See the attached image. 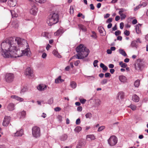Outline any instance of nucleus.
<instances>
[{"mask_svg": "<svg viewBox=\"0 0 148 148\" xmlns=\"http://www.w3.org/2000/svg\"><path fill=\"white\" fill-rule=\"evenodd\" d=\"M16 43H17L18 47H23V45L28 46L26 40L25 39L22 40L19 37L15 38L11 37L7 39L5 42H3L1 44V50L6 49L11 47L13 45H14V41Z\"/></svg>", "mask_w": 148, "mask_h": 148, "instance_id": "f257e3e1", "label": "nucleus"}, {"mask_svg": "<svg viewBox=\"0 0 148 148\" xmlns=\"http://www.w3.org/2000/svg\"><path fill=\"white\" fill-rule=\"evenodd\" d=\"M27 44L28 46H26L25 45L23 46V47H24V48L25 46L27 47L24 50H23V48L21 49L18 48V47L16 46L15 44L14 43V46L12 48V57L16 58L23 56H30L31 54V52L29 48L27 47V46L28 47V44Z\"/></svg>", "mask_w": 148, "mask_h": 148, "instance_id": "f03ea898", "label": "nucleus"}, {"mask_svg": "<svg viewBox=\"0 0 148 148\" xmlns=\"http://www.w3.org/2000/svg\"><path fill=\"white\" fill-rule=\"evenodd\" d=\"M77 54L70 58V60L76 58L78 59H82L87 57L90 52L89 49L80 44L76 49Z\"/></svg>", "mask_w": 148, "mask_h": 148, "instance_id": "7ed1b4c3", "label": "nucleus"}, {"mask_svg": "<svg viewBox=\"0 0 148 148\" xmlns=\"http://www.w3.org/2000/svg\"><path fill=\"white\" fill-rule=\"evenodd\" d=\"M59 16L57 12H51L48 16V20L47 23L49 26H52L58 22Z\"/></svg>", "mask_w": 148, "mask_h": 148, "instance_id": "20e7f679", "label": "nucleus"}, {"mask_svg": "<svg viewBox=\"0 0 148 148\" xmlns=\"http://www.w3.org/2000/svg\"><path fill=\"white\" fill-rule=\"evenodd\" d=\"M14 46V45H12L11 47L8 48V49L1 50L0 53L3 57L5 58H8L10 57H12V53L13 48Z\"/></svg>", "mask_w": 148, "mask_h": 148, "instance_id": "39448f33", "label": "nucleus"}, {"mask_svg": "<svg viewBox=\"0 0 148 148\" xmlns=\"http://www.w3.org/2000/svg\"><path fill=\"white\" fill-rule=\"evenodd\" d=\"M33 136L37 138L40 137L41 135L40 128L37 126L33 127L32 129Z\"/></svg>", "mask_w": 148, "mask_h": 148, "instance_id": "423d86ee", "label": "nucleus"}, {"mask_svg": "<svg viewBox=\"0 0 148 148\" xmlns=\"http://www.w3.org/2000/svg\"><path fill=\"white\" fill-rule=\"evenodd\" d=\"M108 143L111 146L115 145L117 143V138L115 136H111L108 140Z\"/></svg>", "mask_w": 148, "mask_h": 148, "instance_id": "0eeeda50", "label": "nucleus"}, {"mask_svg": "<svg viewBox=\"0 0 148 148\" xmlns=\"http://www.w3.org/2000/svg\"><path fill=\"white\" fill-rule=\"evenodd\" d=\"M14 77V76L13 73H7L5 75V79L7 82L10 83L13 81Z\"/></svg>", "mask_w": 148, "mask_h": 148, "instance_id": "6e6552de", "label": "nucleus"}, {"mask_svg": "<svg viewBox=\"0 0 148 148\" xmlns=\"http://www.w3.org/2000/svg\"><path fill=\"white\" fill-rule=\"evenodd\" d=\"M11 118L10 116H5L3 120L2 125L4 126H7L9 125Z\"/></svg>", "mask_w": 148, "mask_h": 148, "instance_id": "1a4fd4ad", "label": "nucleus"}, {"mask_svg": "<svg viewBox=\"0 0 148 148\" xmlns=\"http://www.w3.org/2000/svg\"><path fill=\"white\" fill-rule=\"evenodd\" d=\"M25 74L26 75L28 76L29 78L32 77L33 75L32 71L29 67H27V68Z\"/></svg>", "mask_w": 148, "mask_h": 148, "instance_id": "9d476101", "label": "nucleus"}, {"mask_svg": "<svg viewBox=\"0 0 148 148\" xmlns=\"http://www.w3.org/2000/svg\"><path fill=\"white\" fill-rule=\"evenodd\" d=\"M144 67V64L143 62H140L138 63L137 65H135V69L138 71H142Z\"/></svg>", "mask_w": 148, "mask_h": 148, "instance_id": "9b49d317", "label": "nucleus"}, {"mask_svg": "<svg viewBox=\"0 0 148 148\" xmlns=\"http://www.w3.org/2000/svg\"><path fill=\"white\" fill-rule=\"evenodd\" d=\"M38 11V8L35 5H33L32 7V8L31 9L30 12V13L34 15H36Z\"/></svg>", "mask_w": 148, "mask_h": 148, "instance_id": "f8f14e48", "label": "nucleus"}, {"mask_svg": "<svg viewBox=\"0 0 148 148\" xmlns=\"http://www.w3.org/2000/svg\"><path fill=\"white\" fill-rule=\"evenodd\" d=\"M7 108L9 111H13L15 109V105L13 103H10L8 105Z\"/></svg>", "mask_w": 148, "mask_h": 148, "instance_id": "ddd939ff", "label": "nucleus"}, {"mask_svg": "<svg viewBox=\"0 0 148 148\" xmlns=\"http://www.w3.org/2000/svg\"><path fill=\"white\" fill-rule=\"evenodd\" d=\"M16 0H8V4L10 6L14 7L16 5Z\"/></svg>", "mask_w": 148, "mask_h": 148, "instance_id": "4468645a", "label": "nucleus"}, {"mask_svg": "<svg viewBox=\"0 0 148 148\" xmlns=\"http://www.w3.org/2000/svg\"><path fill=\"white\" fill-rule=\"evenodd\" d=\"M11 98L14 99H15L20 102L23 101L24 99L20 97H19L16 95H12L11 96Z\"/></svg>", "mask_w": 148, "mask_h": 148, "instance_id": "2eb2a0df", "label": "nucleus"}, {"mask_svg": "<svg viewBox=\"0 0 148 148\" xmlns=\"http://www.w3.org/2000/svg\"><path fill=\"white\" fill-rule=\"evenodd\" d=\"M78 27L79 29L81 30L83 32H86L87 31V29L86 27L81 24H78Z\"/></svg>", "mask_w": 148, "mask_h": 148, "instance_id": "dca6fc26", "label": "nucleus"}, {"mask_svg": "<svg viewBox=\"0 0 148 148\" xmlns=\"http://www.w3.org/2000/svg\"><path fill=\"white\" fill-rule=\"evenodd\" d=\"M64 32L63 29H59L54 33V35L56 36H59Z\"/></svg>", "mask_w": 148, "mask_h": 148, "instance_id": "f3484780", "label": "nucleus"}, {"mask_svg": "<svg viewBox=\"0 0 148 148\" xmlns=\"http://www.w3.org/2000/svg\"><path fill=\"white\" fill-rule=\"evenodd\" d=\"M85 145V142L82 141H80L78 143L76 148H81L84 146Z\"/></svg>", "mask_w": 148, "mask_h": 148, "instance_id": "a211bd4d", "label": "nucleus"}, {"mask_svg": "<svg viewBox=\"0 0 148 148\" xmlns=\"http://www.w3.org/2000/svg\"><path fill=\"white\" fill-rule=\"evenodd\" d=\"M47 88V86L40 84L37 87V89L40 91H43Z\"/></svg>", "mask_w": 148, "mask_h": 148, "instance_id": "6ab92c4d", "label": "nucleus"}, {"mask_svg": "<svg viewBox=\"0 0 148 148\" xmlns=\"http://www.w3.org/2000/svg\"><path fill=\"white\" fill-rule=\"evenodd\" d=\"M61 76H59L58 78L55 79V82L56 84H58L60 83H62L63 82L64 80L61 78Z\"/></svg>", "mask_w": 148, "mask_h": 148, "instance_id": "aec40b11", "label": "nucleus"}, {"mask_svg": "<svg viewBox=\"0 0 148 148\" xmlns=\"http://www.w3.org/2000/svg\"><path fill=\"white\" fill-rule=\"evenodd\" d=\"M23 132L22 130H21L19 131H17L16 133H14V136H21L23 135Z\"/></svg>", "mask_w": 148, "mask_h": 148, "instance_id": "412c9836", "label": "nucleus"}, {"mask_svg": "<svg viewBox=\"0 0 148 148\" xmlns=\"http://www.w3.org/2000/svg\"><path fill=\"white\" fill-rule=\"evenodd\" d=\"M119 79L120 82H125L126 81V77L123 75H120L119 77Z\"/></svg>", "mask_w": 148, "mask_h": 148, "instance_id": "4be33fe9", "label": "nucleus"}, {"mask_svg": "<svg viewBox=\"0 0 148 148\" xmlns=\"http://www.w3.org/2000/svg\"><path fill=\"white\" fill-rule=\"evenodd\" d=\"M132 100L135 102H138L139 101V98L136 95H134L132 96Z\"/></svg>", "mask_w": 148, "mask_h": 148, "instance_id": "5701e85b", "label": "nucleus"}, {"mask_svg": "<svg viewBox=\"0 0 148 148\" xmlns=\"http://www.w3.org/2000/svg\"><path fill=\"white\" fill-rule=\"evenodd\" d=\"M68 138V136L66 134H63L60 137V139L61 140L64 141L66 140Z\"/></svg>", "mask_w": 148, "mask_h": 148, "instance_id": "b1692460", "label": "nucleus"}, {"mask_svg": "<svg viewBox=\"0 0 148 148\" xmlns=\"http://www.w3.org/2000/svg\"><path fill=\"white\" fill-rule=\"evenodd\" d=\"M119 53L123 56L125 57L127 56V54L123 49H119Z\"/></svg>", "mask_w": 148, "mask_h": 148, "instance_id": "393cba45", "label": "nucleus"}, {"mask_svg": "<svg viewBox=\"0 0 148 148\" xmlns=\"http://www.w3.org/2000/svg\"><path fill=\"white\" fill-rule=\"evenodd\" d=\"M138 25H139L140 26H141V24H138V25H137L136 26V28H135L136 31V33L137 34H139L141 32L140 30L139 27V26Z\"/></svg>", "mask_w": 148, "mask_h": 148, "instance_id": "a878e982", "label": "nucleus"}, {"mask_svg": "<svg viewBox=\"0 0 148 148\" xmlns=\"http://www.w3.org/2000/svg\"><path fill=\"white\" fill-rule=\"evenodd\" d=\"M70 86L73 88H75L77 86V84L74 81H72L70 82Z\"/></svg>", "mask_w": 148, "mask_h": 148, "instance_id": "bb28decb", "label": "nucleus"}, {"mask_svg": "<svg viewBox=\"0 0 148 148\" xmlns=\"http://www.w3.org/2000/svg\"><path fill=\"white\" fill-rule=\"evenodd\" d=\"M100 66L102 68L103 70L105 71H106L108 70V68L107 67L102 63L100 64Z\"/></svg>", "mask_w": 148, "mask_h": 148, "instance_id": "cd10ccee", "label": "nucleus"}, {"mask_svg": "<svg viewBox=\"0 0 148 148\" xmlns=\"http://www.w3.org/2000/svg\"><path fill=\"white\" fill-rule=\"evenodd\" d=\"M87 138H90L91 140H92L95 139V137L93 135H87L86 136Z\"/></svg>", "mask_w": 148, "mask_h": 148, "instance_id": "c85d7f7f", "label": "nucleus"}, {"mask_svg": "<svg viewBox=\"0 0 148 148\" xmlns=\"http://www.w3.org/2000/svg\"><path fill=\"white\" fill-rule=\"evenodd\" d=\"M124 97V94L123 92H119L118 97L119 98H120L121 99L123 98Z\"/></svg>", "mask_w": 148, "mask_h": 148, "instance_id": "c756f323", "label": "nucleus"}, {"mask_svg": "<svg viewBox=\"0 0 148 148\" xmlns=\"http://www.w3.org/2000/svg\"><path fill=\"white\" fill-rule=\"evenodd\" d=\"M119 64L122 68H125L127 66V64L125 63H123L122 61L120 62Z\"/></svg>", "mask_w": 148, "mask_h": 148, "instance_id": "7c9ffc66", "label": "nucleus"}, {"mask_svg": "<svg viewBox=\"0 0 148 148\" xmlns=\"http://www.w3.org/2000/svg\"><path fill=\"white\" fill-rule=\"evenodd\" d=\"M140 80L139 79L136 80L134 83V85L136 87H138L140 85Z\"/></svg>", "mask_w": 148, "mask_h": 148, "instance_id": "2f4dec72", "label": "nucleus"}, {"mask_svg": "<svg viewBox=\"0 0 148 148\" xmlns=\"http://www.w3.org/2000/svg\"><path fill=\"white\" fill-rule=\"evenodd\" d=\"M82 128L80 126L76 127L74 129L75 131L77 133L79 132L82 130Z\"/></svg>", "mask_w": 148, "mask_h": 148, "instance_id": "473e14b6", "label": "nucleus"}, {"mask_svg": "<svg viewBox=\"0 0 148 148\" xmlns=\"http://www.w3.org/2000/svg\"><path fill=\"white\" fill-rule=\"evenodd\" d=\"M98 29L100 34H103V33L105 32L104 29L103 27H98Z\"/></svg>", "mask_w": 148, "mask_h": 148, "instance_id": "72a5a7b5", "label": "nucleus"}, {"mask_svg": "<svg viewBox=\"0 0 148 148\" xmlns=\"http://www.w3.org/2000/svg\"><path fill=\"white\" fill-rule=\"evenodd\" d=\"M131 45L132 47H137V45L135 40L133 41L132 42L131 44Z\"/></svg>", "mask_w": 148, "mask_h": 148, "instance_id": "f704fd0d", "label": "nucleus"}, {"mask_svg": "<svg viewBox=\"0 0 148 148\" xmlns=\"http://www.w3.org/2000/svg\"><path fill=\"white\" fill-rule=\"evenodd\" d=\"M85 116L86 118L90 119L92 116V115L90 113L88 112L86 114Z\"/></svg>", "mask_w": 148, "mask_h": 148, "instance_id": "c9c22d12", "label": "nucleus"}, {"mask_svg": "<svg viewBox=\"0 0 148 148\" xmlns=\"http://www.w3.org/2000/svg\"><path fill=\"white\" fill-rule=\"evenodd\" d=\"M107 79H105L101 81V83L102 85H104L106 84L107 83Z\"/></svg>", "mask_w": 148, "mask_h": 148, "instance_id": "e433bc0d", "label": "nucleus"}, {"mask_svg": "<svg viewBox=\"0 0 148 148\" xmlns=\"http://www.w3.org/2000/svg\"><path fill=\"white\" fill-rule=\"evenodd\" d=\"M53 98L50 99L47 101V103L49 104H51L53 103Z\"/></svg>", "mask_w": 148, "mask_h": 148, "instance_id": "4c0bfd02", "label": "nucleus"}, {"mask_svg": "<svg viewBox=\"0 0 148 148\" xmlns=\"http://www.w3.org/2000/svg\"><path fill=\"white\" fill-rule=\"evenodd\" d=\"M21 117H24L26 115V112L25 111H23L21 112Z\"/></svg>", "mask_w": 148, "mask_h": 148, "instance_id": "58836bf2", "label": "nucleus"}, {"mask_svg": "<svg viewBox=\"0 0 148 148\" xmlns=\"http://www.w3.org/2000/svg\"><path fill=\"white\" fill-rule=\"evenodd\" d=\"M119 10H120L119 12V14H122V13L125 12L126 11V10L124 9V8H120L119 9Z\"/></svg>", "mask_w": 148, "mask_h": 148, "instance_id": "ea45409f", "label": "nucleus"}, {"mask_svg": "<svg viewBox=\"0 0 148 148\" xmlns=\"http://www.w3.org/2000/svg\"><path fill=\"white\" fill-rule=\"evenodd\" d=\"M129 107H130L132 110H136V106L134 105H130L129 106Z\"/></svg>", "mask_w": 148, "mask_h": 148, "instance_id": "a19ab883", "label": "nucleus"}, {"mask_svg": "<svg viewBox=\"0 0 148 148\" xmlns=\"http://www.w3.org/2000/svg\"><path fill=\"white\" fill-rule=\"evenodd\" d=\"M105 128V126H102L100 127H99L98 129V132H100L102 131Z\"/></svg>", "mask_w": 148, "mask_h": 148, "instance_id": "79ce46f5", "label": "nucleus"}, {"mask_svg": "<svg viewBox=\"0 0 148 148\" xmlns=\"http://www.w3.org/2000/svg\"><path fill=\"white\" fill-rule=\"evenodd\" d=\"M101 103V101L99 99H97L96 101V104L97 106H99Z\"/></svg>", "mask_w": 148, "mask_h": 148, "instance_id": "37998d69", "label": "nucleus"}, {"mask_svg": "<svg viewBox=\"0 0 148 148\" xmlns=\"http://www.w3.org/2000/svg\"><path fill=\"white\" fill-rule=\"evenodd\" d=\"M98 61L97 60H95L94 61L93 64L95 67H96L97 66V63Z\"/></svg>", "mask_w": 148, "mask_h": 148, "instance_id": "c03bdc74", "label": "nucleus"}, {"mask_svg": "<svg viewBox=\"0 0 148 148\" xmlns=\"http://www.w3.org/2000/svg\"><path fill=\"white\" fill-rule=\"evenodd\" d=\"M36 2L40 3H44L45 2L46 0H35Z\"/></svg>", "mask_w": 148, "mask_h": 148, "instance_id": "a18cd8bd", "label": "nucleus"}, {"mask_svg": "<svg viewBox=\"0 0 148 148\" xmlns=\"http://www.w3.org/2000/svg\"><path fill=\"white\" fill-rule=\"evenodd\" d=\"M124 34L126 36H128L130 34V32L127 30H125L124 32Z\"/></svg>", "mask_w": 148, "mask_h": 148, "instance_id": "49530a36", "label": "nucleus"}, {"mask_svg": "<svg viewBox=\"0 0 148 148\" xmlns=\"http://www.w3.org/2000/svg\"><path fill=\"white\" fill-rule=\"evenodd\" d=\"M121 16V18L122 19H125L126 17V15L123 14H119Z\"/></svg>", "mask_w": 148, "mask_h": 148, "instance_id": "de8ad7c7", "label": "nucleus"}, {"mask_svg": "<svg viewBox=\"0 0 148 148\" xmlns=\"http://www.w3.org/2000/svg\"><path fill=\"white\" fill-rule=\"evenodd\" d=\"M73 8L72 6H71L70 9V13L71 14H73Z\"/></svg>", "mask_w": 148, "mask_h": 148, "instance_id": "09e8293b", "label": "nucleus"}, {"mask_svg": "<svg viewBox=\"0 0 148 148\" xmlns=\"http://www.w3.org/2000/svg\"><path fill=\"white\" fill-rule=\"evenodd\" d=\"M27 89L25 87H24L22 89L21 91V93H23L25 92H26L27 90Z\"/></svg>", "mask_w": 148, "mask_h": 148, "instance_id": "8fccbe9b", "label": "nucleus"}, {"mask_svg": "<svg viewBox=\"0 0 148 148\" xmlns=\"http://www.w3.org/2000/svg\"><path fill=\"white\" fill-rule=\"evenodd\" d=\"M121 34V32L119 30H118L115 32V34L116 36H117L120 35Z\"/></svg>", "mask_w": 148, "mask_h": 148, "instance_id": "3c124183", "label": "nucleus"}, {"mask_svg": "<svg viewBox=\"0 0 148 148\" xmlns=\"http://www.w3.org/2000/svg\"><path fill=\"white\" fill-rule=\"evenodd\" d=\"M80 122L81 121L80 119L79 118H78L76 120L75 123L76 125H78L80 123Z\"/></svg>", "mask_w": 148, "mask_h": 148, "instance_id": "603ef678", "label": "nucleus"}, {"mask_svg": "<svg viewBox=\"0 0 148 148\" xmlns=\"http://www.w3.org/2000/svg\"><path fill=\"white\" fill-rule=\"evenodd\" d=\"M112 21V18H109L106 21L107 23H111Z\"/></svg>", "mask_w": 148, "mask_h": 148, "instance_id": "864d4df0", "label": "nucleus"}, {"mask_svg": "<svg viewBox=\"0 0 148 148\" xmlns=\"http://www.w3.org/2000/svg\"><path fill=\"white\" fill-rule=\"evenodd\" d=\"M119 123V122H117L115 123H114L113 124H110L109 125V127L111 128H112L113 127V125H117Z\"/></svg>", "mask_w": 148, "mask_h": 148, "instance_id": "5fc2aeb1", "label": "nucleus"}, {"mask_svg": "<svg viewBox=\"0 0 148 148\" xmlns=\"http://www.w3.org/2000/svg\"><path fill=\"white\" fill-rule=\"evenodd\" d=\"M80 102L82 104H84L86 101V100L84 99H82L80 100Z\"/></svg>", "mask_w": 148, "mask_h": 148, "instance_id": "6e6d98bb", "label": "nucleus"}, {"mask_svg": "<svg viewBox=\"0 0 148 148\" xmlns=\"http://www.w3.org/2000/svg\"><path fill=\"white\" fill-rule=\"evenodd\" d=\"M61 110V108L59 107H57L54 108L55 111L56 112L59 111Z\"/></svg>", "mask_w": 148, "mask_h": 148, "instance_id": "4d7b16f0", "label": "nucleus"}, {"mask_svg": "<svg viewBox=\"0 0 148 148\" xmlns=\"http://www.w3.org/2000/svg\"><path fill=\"white\" fill-rule=\"evenodd\" d=\"M141 7V5H139L138 6H136L134 9V10L136 11L138 10L139 8H140Z\"/></svg>", "mask_w": 148, "mask_h": 148, "instance_id": "13d9d810", "label": "nucleus"}, {"mask_svg": "<svg viewBox=\"0 0 148 148\" xmlns=\"http://www.w3.org/2000/svg\"><path fill=\"white\" fill-rule=\"evenodd\" d=\"M111 76L110 73H106L105 74V77H108Z\"/></svg>", "mask_w": 148, "mask_h": 148, "instance_id": "bf43d9fd", "label": "nucleus"}, {"mask_svg": "<svg viewBox=\"0 0 148 148\" xmlns=\"http://www.w3.org/2000/svg\"><path fill=\"white\" fill-rule=\"evenodd\" d=\"M90 9L91 10H94V9L95 7L93 4H90Z\"/></svg>", "mask_w": 148, "mask_h": 148, "instance_id": "052dcab7", "label": "nucleus"}, {"mask_svg": "<svg viewBox=\"0 0 148 148\" xmlns=\"http://www.w3.org/2000/svg\"><path fill=\"white\" fill-rule=\"evenodd\" d=\"M47 54L45 53H43L42 56V57L43 58H45L47 56Z\"/></svg>", "mask_w": 148, "mask_h": 148, "instance_id": "680f3d73", "label": "nucleus"}, {"mask_svg": "<svg viewBox=\"0 0 148 148\" xmlns=\"http://www.w3.org/2000/svg\"><path fill=\"white\" fill-rule=\"evenodd\" d=\"M82 107L81 106H78L77 108V110L79 111H81L82 110Z\"/></svg>", "mask_w": 148, "mask_h": 148, "instance_id": "e2e57ef3", "label": "nucleus"}, {"mask_svg": "<svg viewBox=\"0 0 148 148\" xmlns=\"http://www.w3.org/2000/svg\"><path fill=\"white\" fill-rule=\"evenodd\" d=\"M124 27V23L123 22H121L120 24V27L121 29H122Z\"/></svg>", "mask_w": 148, "mask_h": 148, "instance_id": "0e129e2a", "label": "nucleus"}, {"mask_svg": "<svg viewBox=\"0 0 148 148\" xmlns=\"http://www.w3.org/2000/svg\"><path fill=\"white\" fill-rule=\"evenodd\" d=\"M57 118L58 120L60 122H61L62 121V116L60 115H58L57 117Z\"/></svg>", "mask_w": 148, "mask_h": 148, "instance_id": "69168bd1", "label": "nucleus"}, {"mask_svg": "<svg viewBox=\"0 0 148 148\" xmlns=\"http://www.w3.org/2000/svg\"><path fill=\"white\" fill-rule=\"evenodd\" d=\"M52 53L53 55L56 56H57V54H58V52L56 50H53Z\"/></svg>", "mask_w": 148, "mask_h": 148, "instance_id": "338daca9", "label": "nucleus"}, {"mask_svg": "<svg viewBox=\"0 0 148 148\" xmlns=\"http://www.w3.org/2000/svg\"><path fill=\"white\" fill-rule=\"evenodd\" d=\"M79 63L80 61L79 60H77L74 63V65L76 66H77Z\"/></svg>", "mask_w": 148, "mask_h": 148, "instance_id": "774afa93", "label": "nucleus"}]
</instances>
